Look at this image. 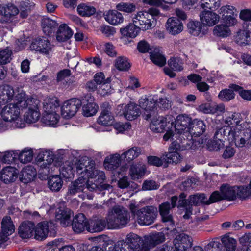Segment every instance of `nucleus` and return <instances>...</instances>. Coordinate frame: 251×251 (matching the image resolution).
Returning <instances> with one entry per match:
<instances>
[{
  "mask_svg": "<svg viewBox=\"0 0 251 251\" xmlns=\"http://www.w3.org/2000/svg\"><path fill=\"white\" fill-rule=\"evenodd\" d=\"M81 104V101L76 98L65 101L61 108L62 117L65 119H70L73 117L80 108Z\"/></svg>",
  "mask_w": 251,
  "mask_h": 251,
  "instance_id": "4468645a",
  "label": "nucleus"
},
{
  "mask_svg": "<svg viewBox=\"0 0 251 251\" xmlns=\"http://www.w3.org/2000/svg\"><path fill=\"white\" fill-rule=\"evenodd\" d=\"M59 101L55 97L46 98L43 103V113L58 111Z\"/></svg>",
  "mask_w": 251,
  "mask_h": 251,
  "instance_id": "c85d7f7f",
  "label": "nucleus"
},
{
  "mask_svg": "<svg viewBox=\"0 0 251 251\" xmlns=\"http://www.w3.org/2000/svg\"><path fill=\"white\" fill-rule=\"evenodd\" d=\"M12 51L5 49L0 51V64H6L9 62L11 59Z\"/></svg>",
  "mask_w": 251,
  "mask_h": 251,
  "instance_id": "0e129e2a",
  "label": "nucleus"
},
{
  "mask_svg": "<svg viewBox=\"0 0 251 251\" xmlns=\"http://www.w3.org/2000/svg\"><path fill=\"white\" fill-rule=\"evenodd\" d=\"M192 245L190 236L179 229H174V249L176 251H186Z\"/></svg>",
  "mask_w": 251,
  "mask_h": 251,
  "instance_id": "9b49d317",
  "label": "nucleus"
},
{
  "mask_svg": "<svg viewBox=\"0 0 251 251\" xmlns=\"http://www.w3.org/2000/svg\"><path fill=\"white\" fill-rule=\"evenodd\" d=\"M141 29L139 27L132 22L129 23L126 27L121 28L120 32L122 35L121 39L124 44H127L126 38H134L139 33Z\"/></svg>",
  "mask_w": 251,
  "mask_h": 251,
  "instance_id": "4be33fe9",
  "label": "nucleus"
},
{
  "mask_svg": "<svg viewBox=\"0 0 251 251\" xmlns=\"http://www.w3.org/2000/svg\"><path fill=\"white\" fill-rule=\"evenodd\" d=\"M1 231L7 235H11L15 231V226L10 217H4L1 221Z\"/></svg>",
  "mask_w": 251,
  "mask_h": 251,
  "instance_id": "37998d69",
  "label": "nucleus"
},
{
  "mask_svg": "<svg viewBox=\"0 0 251 251\" xmlns=\"http://www.w3.org/2000/svg\"><path fill=\"white\" fill-rule=\"evenodd\" d=\"M165 236L162 232H155L145 237L142 244V251H149L150 249L156 244L163 242Z\"/></svg>",
  "mask_w": 251,
  "mask_h": 251,
  "instance_id": "a211bd4d",
  "label": "nucleus"
},
{
  "mask_svg": "<svg viewBox=\"0 0 251 251\" xmlns=\"http://www.w3.org/2000/svg\"><path fill=\"white\" fill-rule=\"evenodd\" d=\"M207 248L211 249L209 251H224L218 238L210 242L207 245Z\"/></svg>",
  "mask_w": 251,
  "mask_h": 251,
  "instance_id": "774afa93",
  "label": "nucleus"
},
{
  "mask_svg": "<svg viewBox=\"0 0 251 251\" xmlns=\"http://www.w3.org/2000/svg\"><path fill=\"white\" fill-rule=\"evenodd\" d=\"M117 10L124 12L131 13L136 10V5L131 3L120 2L116 6Z\"/></svg>",
  "mask_w": 251,
  "mask_h": 251,
  "instance_id": "052dcab7",
  "label": "nucleus"
},
{
  "mask_svg": "<svg viewBox=\"0 0 251 251\" xmlns=\"http://www.w3.org/2000/svg\"><path fill=\"white\" fill-rule=\"evenodd\" d=\"M105 81V83L100 85L98 88V93L103 96L111 93L113 90L110 84V78L108 77Z\"/></svg>",
  "mask_w": 251,
  "mask_h": 251,
  "instance_id": "bf43d9fd",
  "label": "nucleus"
},
{
  "mask_svg": "<svg viewBox=\"0 0 251 251\" xmlns=\"http://www.w3.org/2000/svg\"><path fill=\"white\" fill-rule=\"evenodd\" d=\"M205 126L204 122L200 120L194 119L191 122L189 128L184 132L185 142L181 145L182 149L195 150L197 148L196 142L194 141L193 136H199L205 131Z\"/></svg>",
  "mask_w": 251,
  "mask_h": 251,
  "instance_id": "39448f33",
  "label": "nucleus"
},
{
  "mask_svg": "<svg viewBox=\"0 0 251 251\" xmlns=\"http://www.w3.org/2000/svg\"><path fill=\"white\" fill-rule=\"evenodd\" d=\"M191 122V118L186 114H181L177 116L175 120V132L174 133V150L181 149V145L185 142V136L183 135L184 132L187 130Z\"/></svg>",
  "mask_w": 251,
  "mask_h": 251,
  "instance_id": "423d86ee",
  "label": "nucleus"
},
{
  "mask_svg": "<svg viewBox=\"0 0 251 251\" xmlns=\"http://www.w3.org/2000/svg\"><path fill=\"white\" fill-rule=\"evenodd\" d=\"M170 209V204L168 202H165L159 206V212L162 218L163 222L172 223L173 217L172 215L169 214Z\"/></svg>",
  "mask_w": 251,
  "mask_h": 251,
  "instance_id": "09e8293b",
  "label": "nucleus"
},
{
  "mask_svg": "<svg viewBox=\"0 0 251 251\" xmlns=\"http://www.w3.org/2000/svg\"><path fill=\"white\" fill-rule=\"evenodd\" d=\"M221 240L226 251H235L236 247V241L229 235L222 236Z\"/></svg>",
  "mask_w": 251,
  "mask_h": 251,
  "instance_id": "8fccbe9b",
  "label": "nucleus"
},
{
  "mask_svg": "<svg viewBox=\"0 0 251 251\" xmlns=\"http://www.w3.org/2000/svg\"><path fill=\"white\" fill-rule=\"evenodd\" d=\"M72 35L71 29L66 25L63 24L59 26L56 38L59 42H64L70 39Z\"/></svg>",
  "mask_w": 251,
  "mask_h": 251,
  "instance_id": "4c0bfd02",
  "label": "nucleus"
},
{
  "mask_svg": "<svg viewBox=\"0 0 251 251\" xmlns=\"http://www.w3.org/2000/svg\"><path fill=\"white\" fill-rule=\"evenodd\" d=\"M117 10H109L106 11L104 14L105 20L110 24L114 25L122 23L124 21V17L122 13Z\"/></svg>",
  "mask_w": 251,
  "mask_h": 251,
  "instance_id": "c756f323",
  "label": "nucleus"
},
{
  "mask_svg": "<svg viewBox=\"0 0 251 251\" xmlns=\"http://www.w3.org/2000/svg\"><path fill=\"white\" fill-rule=\"evenodd\" d=\"M150 128L154 132L161 133L165 131L163 138L165 141H168L173 135V116L169 115L165 117L158 116L153 118Z\"/></svg>",
  "mask_w": 251,
  "mask_h": 251,
  "instance_id": "0eeeda50",
  "label": "nucleus"
},
{
  "mask_svg": "<svg viewBox=\"0 0 251 251\" xmlns=\"http://www.w3.org/2000/svg\"><path fill=\"white\" fill-rule=\"evenodd\" d=\"M18 13V9L12 3H9L0 5V15L4 18L3 20L5 21H8Z\"/></svg>",
  "mask_w": 251,
  "mask_h": 251,
  "instance_id": "393cba45",
  "label": "nucleus"
},
{
  "mask_svg": "<svg viewBox=\"0 0 251 251\" xmlns=\"http://www.w3.org/2000/svg\"><path fill=\"white\" fill-rule=\"evenodd\" d=\"M231 130V125L229 126L225 124V126L218 129L214 136V139L220 140L221 142L224 143L225 140H228V136L230 134Z\"/></svg>",
  "mask_w": 251,
  "mask_h": 251,
  "instance_id": "a19ab883",
  "label": "nucleus"
},
{
  "mask_svg": "<svg viewBox=\"0 0 251 251\" xmlns=\"http://www.w3.org/2000/svg\"><path fill=\"white\" fill-rule=\"evenodd\" d=\"M76 171L80 176L70 184L67 195H75L82 193L79 197L83 198L87 196L88 199H92V196L87 194L88 191L109 190L112 188L110 185L102 184L101 181L105 177V174L95 168L93 161L79 160L76 164Z\"/></svg>",
  "mask_w": 251,
  "mask_h": 251,
  "instance_id": "f257e3e1",
  "label": "nucleus"
},
{
  "mask_svg": "<svg viewBox=\"0 0 251 251\" xmlns=\"http://www.w3.org/2000/svg\"><path fill=\"white\" fill-rule=\"evenodd\" d=\"M115 66L120 71H127L130 67L128 59L124 56H119L115 60Z\"/></svg>",
  "mask_w": 251,
  "mask_h": 251,
  "instance_id": "864d4df0",
  "label": "nucleus"
},
{
  "mask_svg": "<svg viewBox=\"0 0 251 251\" xmlns=\"http://www.w3.org/2000/svg\"><path fill=\"white\" fill-rule=\"evenodd\" d=\"M214 10H208L203 9L199 14L200 20L202 25L205 27H212L220 21V16L213 11Z\"/></svg>",
  "mask_w": 251,
  "mask_h": 251,
  "instance_id": "dca6fc26",
  "label": "nucleus"
},
{
  "mask_svg": "<svg viewBox=\"0 0 251 251\" xmlns=\"http://www.w3.org/2000/svg\"><path fill=\"white\" fill-rule=\"evenodd\" d=\"M185 197L184 193L181 194L178 201V207H183L185 210V213L183 215L185 219L190 218L192 213L193 205H197L202 203L207 204L206 197L204 194L190 196L188 200H185Z\"/></svg>",
  "mask_w": 251,
  "mask_h": 251,
  "instance_id": "1a4fd4ad",
  "label": "nucleus"
},
{
  "mask_svg": "<svg viewBox=\"0 0 251 251\" xmlns=\"http://www.w3.org/2000/svg\"><path fill=\"white\" fill-rule=\"evenodd\" d=\"M236 186H231L227 184L221 185L220 191L221 192L224 200L233 201L236 199Z\"/></svg>",
  "mask_w": 251,
  "mask_h": 251,
  "instance_id": "f704fd0d",
  "label": "nucleus"
},
{
  "mask_svg": "<svg viewBox=\"0 0 251 251\" xmlns=\"http://www.w3.org/2000/svg\"><path fill=\"white\" fill-rule=\"evenodd\" d=\"M233 90L225 89L221 91L218 94V98L223 101H229L235 98Z\"/></svg>",
  "mask_w": 251,
  "mask_h": 251,
  "instance_id": "13d9d810",
  "label": "nucleus"
},
{
  "mask_svg": "<svg viewBox=\"0 0 251 251\" xmlns=\"http://www.w3.org/2000/svg\"><path fill=\"white\" fill-rule=\"evenodd\" d=\"M146 169V167L143 164H133L130 168L129 175L132 179H138L145 175Z\"/></svg>",
  "mask_w": 251,
  "mask_h": 251,
  "instance_id": "ea45409f",
  "label": "nucleus"
},
{
  "mask_svg": "<svg viewBox=\"0 0 251 251\" xmlns=\"http://www.w3.org/2000/svg\"><path fill=\"white\" fill-rule=\"evenodd\" d=\"M63 185V181L60 176L55 175L50 177L48 180V185L52 191H59Z\"/></svg>",
  "mask_w": 251,
  "mask_h": 251,
  "instance_id": "49530a36",
  "label": "nucleus"
},
{
  "mask_svg": "<svg viewBox=\"0 0 251 251\" xmlns=\"http://www.w3.org/2000/svg\"><path fill=\"white\" fill-rule=\"evenodd\" d=\"M31 50L39 51L40 53L50 56L53 52V45L45 38H37L32 42L30 46Z\"/></svg>",
  "mask_w": 251,
  "mask_h": 251,
  "instance_id": "2eb2a0df",
  "label": "nucleus"
},
{
  "mask_svg": "<svg viewBox=\"0 0 251 251\" xmlns=\"http://www.w3.org/2000/svg\"><path fill=\"white\" fill-rule=\"evenodd\" d=\"M221 0H201L200 6L203 9L216 10L221 6Z\"/></svg>",
  "mask_w": 251,
  "mask_h": 251,
  "instance_id": "de8ad7c7",
  "label": "nucleus"
},
{
  "mask_svg": "<svg viewBox=\"0 0 251 251\" xmlns=\"http://www.w3.org/2000/svg\"><path fill=\"white\" fill-rule=\"evenodd\" d=\"M72 212L71 210L64 207H59L56 212L55 218L60 221L62 226L65 227L71 225V216Z\"/></svg>",
  "mask_w": 251,
  "mask_h": 251,
  "instance_id": "bb28decb",
  "label": "nucleus"
},
{
  "mask_svg": "<svg viewBox=\"0 0 251 251\" xmlns=\"http://www.w3.org/2000/svg\"><path fill=\"white\" fill-rule=\"evenodd\" d=\"M150 58L154 64L159 66H163L166 63L165 57L158 50L151 52Z\"/></svg>",
  "mask_w": 251,
  "mask_h": 251,
  "instance_id": "5fc2aeb1",
  "label": "nucleus"
},
{
  "mask_svg": "<svg viewBox=\"0 0 251 251\" xmlns=\"http://www.w3.org/2000/svg\"><path fill=\"white\" fill-rule=\"evenodd\" d=\"M36 176V171L33 167L28 166L23 169L21 172L20 179L25 183L32 180Z\"/></svg>",
  "mask_w": 251,
  "mask_h": 251,
  "instance_id": "c9c22d12",
  "label": "nucleus"
},
{
  "mask_svg": "<svg viewBox=\"0 0 251 251\" xmlns=\"http://www.w3.org/2000/svg\"><path fill=\"white\" fill-rule=\"evenodd\" d=\"M128 211L123 206L116 205L108 212L106 220L100 219L91 220L88 224L87 230L90 232H99L107 226L108 228H117L125 226L130 221Z\"/></svg>",
  "mask_w": 251,
  "mask_h": 251,
  "instance_id": "f03ea898",
  "label": "nucleus"
},
{
  "mask_svg": "<svg viewBox=\"0 0 251 251\" xmlns=\"http://www.w3.org/2000/svg\"><path fill=\"white\" fill-rule=\"evenodd\" d=\"M57 23L50 18H44L42 21L43 30L45 34L49 35L57 26Z\"/></svg>",
  "mask_w": 251,
  "mask_h": 251,
  "instance_id": "c03bdc74",
  "label": "nucleus"
},
{
  "mask_svg": "<svg viewBox=\"0 0 251 251\" xmlns=\"http://www.w3.org/2000/svg\"><path fill=\"white\" fill-rule=\"evenodd\" d=\"M25 106L24 110H26L24 115L23 121L24 127L26 123L32 124L37 122L40 117L39 110L40 101L34 99H29L25 93Z\"/></svg>",
  "mask_w": 251,
  "mask_h": 251,
  "instance_id": "6e6552de",
  "label": "nucleus"
},
{
  "mask_svg": "<svg viewBox=\"0 0 251 251\" xmlns=\"http://www.w3.org/2000/svg\"><path fill=\"white\" fill-rule=\"evenodd\" d=\"M25 92L22 89H18L15 93L14 101L4 106L1 111V118L6 123L8 122L14 127L22 128L24 127L20 111L24 109L25 105Z\"/></svg>",
  "mask_w": 251,
  "mask_h": 251,
  "instance_id": "20e7f679",
  "label": "nucleus"
},
{
  "mask_svg": "<svg viewBox=\"0 0 251 251\" xmlns=\"http://www.w3.org/2000/svg\"><path fill=\"white\" fill-rule=\"evenodd\" d=\"M122 109V112L120 115L124 116L128 120H132L136 118L140 114V111L138 105L133 102H130L128 104L119 105L118 110Z\"/></svg>",
  "mask_w": 251,
  "mask_h": 251,
  "instance_id": "aec40b11",
  "label": "nucleus"
},
{
  "mask_svg": "<svg viewBox=\"0 0 251 251\" xmlns=\"http://www.w3.org/2000/svg\"><path fill=\"white\" fill-rule=\"evenodd\" d=\"M236 198L246 199L251 196V189L249 186H236Z\"/></svg>",
  "mask_w": 251,
  "mask_h": 251,
  "instance_id": "6e6d98bb",
  "label": "nucleus"
},
{
  "mask_svg": "<svg viewBox=\"0 0 251 251\" xmlns=\"http://www.w3.org/2000/svg\"><path fill=\"white\" fill-rule=\"evenodd\" d=\"M60 174L65 178H70L74 176L73 168L72 166L66 163L60 169Z\"/></svg>",
  "mask_w": 251,
  "mask_h": 251,
  "instance_id": "e2e57ef3",
  "label": "nucleus"
},
{
  "mask_svg": "<svg viewBox=\"0 0 251 251\" xmlns=\"http://www.w3.org/2000/svg\"><path fill=\"white\" fill-rule=\"evenodd\" d=\"M140 148L137 147H133L122 154L123 159L130 162L138 157L141 154Z\"/></svg>",
  "mask_w": 251,
  "mask_h": 251,
  "instance_id": "a18cd8bd",
  "label": "nucleus"
},
{
  "mask_svg": "<svg viewBox=\"0 0 251 251\" xmlns=\"http://www.w3.org/2000/svg\"><path fill=\"white\" fill-rule=\"evenodd\" d=\"M158 96L157 95L146 96L139 100V105L147 112L152 111L158 105Z\"/></svg>",
  "mask_w": 251,
  "mask_h": 251,
  "instance_id": "412c9836",
  "label": "nucleus"
},
{
  "mask_svg": "<svg viewBox=\"0 0 251 251\" xmlns=\"http://www.w3.org/2000/svg\"><path fill=\"white\" fill-rule=\"evenodd\" d=\"M114 121V116L110 112V108L108 103H104L102 106V110L97 120L98 124L104 126H108L112 125Z\"/></svg>",
  "mask_w": 251,
  "mask_h": 251,
  "instance_id": "b1692460",
  "label": "nucleus"
},
{
  "mask_svg": "<svg viewBox=\"0 0 251 251\" xmlns=\"http://www.w3.org/2000/svg\"><path fill=\"white\" fill-rule=\"evenodd\" d=\"M157 215V208L152 206H145L138 210L136 213L137 222L141 225L152 224Z\"/></svg>",
  "mask_w": 251,
  "mask_h": 251,
  "instance_id": "f8f14e48",
  "label": "nucleus"
},
{
  "mask_svg": "<svg viewBox=\"0 0 251 251\" xmlns=\"http://www.w3.org/2000/svg\"><path fill=\"white\" fill-rule=\"evenodd\" d=\"M229 88L232 89L234 91L238 92L243 99L251 101V90H244L242 87L233 84H231Z\"/></svg>",
  "mask_w": 251,
  "mask_h": 251,
  "instance_id": "4d7b16f0",
  "label": "nucleus"
},
{
  "mask_svg": "<svg viewBox=\"0 0 251 251\" xmlns=\"http://www.w3.org/2000/svg\"><path fill=\"white\" fill-rule=\"evenodd\" d=\"M223 200L224 199L221 192L219 191H215L211 194L208 199L206 198L207 205L221 201Z\"/></svg>",
  "mask_w": 251,
  "mask_h": 251,
  "instance_id": "69168bd1",
  "label": "nucleus"
},
{
  "mask_svg": "<svg viewBox=\"0 0 251 251\" xmlns=\"http://www.w3.org/2000/svg\"><path fill=\"white\" fill-rule=\"evenodd\" d=\"M202 25L198 21H189L187 24L189 32L194 36H198L201 31Z\"/></svg>",
  "mask_w": 251,
  "mask_h": 251,
  "instance_id": "603ef678",
  "label": "nucleus"
},
{
  "mask_svg": "<svg viewBox=\"0 0 251 251\" xmlns=\"http://www.w3.org/2000/svg\"><path fill=\"white\" fill-rule=\"evenodd\" d=\"M141 241V239L138 235L133 233H130L126 236L125 243L133 251H142V246H140V244H143L144 240L142 242Z\"/></svg>",
  "mask_w": 251,
  "mask_h": 251,
  "instance_id": "7c9ffc66",
  "label": "nucleus"
},
{
  "mask_svg": "<svg viewBox=\"0 0 251 251\" xmlns=\"http://www.w3.org/2000/svg\"><path fill=\"white\" fill-rule=\"evenodd\" d=\"M236 10L231 5H225L220 8L218 13L222 16L223 24L229 28L235 26L238 23Z\"/></svg>",
  "mask_w": 251,
  "mask_h": 251,
  "instance_id": "ddd939ff",
  "label": "nucleus"
},
{
  "mask_svg": "<svg viewBox=\"0 0 251 251\" xmlns=\"http://www.w3.org/2000/svg\"><path fill=\"white\" fill-rule=\"evenodd\" d=\"M158 13L159 12L156 9L152 10L151 13L146 11H139L133 15L132 21L141 30L146 31L152 28V15H157Z\"/></svg>",
  "mask_w": 251,
  "mask_h": 251,
  "instance_id": "9d476101",
  "label": "nucleus"
},
{
  "mask_svg": "<svg viewBox=\"0 0 251 251\" xmlns=\"http://www.w3.org/2000/svg\"><path fill=\"white\" fill-rule=\"evenodd\" d=\"M18 173V171L14 167H4L1 172V180L5 183L13 182L17 178Z\"/></svg>",
  "mask_w": 251,
  "mask_h": 251,
  "instance_id": "cd10ccee",
  "label": "nucleus"
},
{
  "mask_svg": "<svg viewBox=\"0 0 251 251\" xmlns=\"http://www.w3.org/2000/svg\"><path fill=\"white\" fill-rule=\"evenodd\" d=\"M35 238L37 240H42L45 239L49 232L48 225L46 222L39 223L34 228Z\"/></svg>",
  "mask_w": 251,
  "mask_h": 251,
  "instance_id": "58836bf2",
  "label": "nucleus"
},
{
  "mask_svg": "<svg viewBox=\"0 0 251 251\" xmlns=\"http://www.w3.org/2000/svg\"><path fill=\"white\" fill-rule=\"evenodd\" d=\"M224 145V143L217 139H214V137H213V140L210 141L207 144L208 149L212 151H218L221 148H222Z\"/></svg>",
  "mask_w": 251,
  "mask_h": 251,
  "instance_id": "338daca9",
  "label": "nucleus"
},
{
  "mask_svg": "<svg viewBox=\"0 0 251 251\" xmlns=\"http://www.w3.org/2000/svg\"><path fill=\"white\" fill-rule=\"evenodd\" d=\"M58 111L43 113L42 122L46 125L54 126L58 123L60 116L57 113Z\"/></svg>",
  "mask_w": 251,
  "mask_h": 251,
  "instance_id": "e433bc0d",
  "label": "nucleus"
},
{
  "mask_svg": "<svg viewBox=\"0 0 251 251\" xmlns=\"http://www.w3.org/2000/svg\"><path fill=\"white\" fill-rule=\"evenodd\" d=\"M88 222L84 214L80 213L76 215L72 223L73 230L76 233H80L85 229H87Z\"/></svg>",
  "mask_w": 251,
  "mask_h": 251,
  "instance_id": "a878e982",
  "label": "nucleus"
},
{
  "mask_svg": "<svg viewBox=\"0 0 251 251\" xmlns=\"http://www.w3.org/2000/svg\"><path fill=\"white\" fill-rule=\"evenodd\" d=\"M18 89H21L18 88L15 91L13 87L9 85H0V103L3 104L11 101L12 100H14Z\"/></svg>",
  "mask_w": 251,
  "mask_h": 251,
  "instance_id": "5701e85b",
  "label": "nucleus"
},
{
  "mask_svg": "<svg viewBox=\"0 0 251 251\" xmlns=\"http://www.w3.org/2000/svg\"><path fill=\"white\" fill-rule=\"evenodd\" d=\"M95 99L91 94H87L84 97L83 114L86 117L92 116L96 114L99 109L98 105L94 102Z\"/></svg>",
  "mask_w": 251,
  "mask_h": 251,
  "instance_id": "6ab92c4d",
  "label": "nucleus"
},
{
  "mask_svg": "<svg viewBox=\"0 0 251 251\" xmlns=\"http://www.w3.org/2000/svg\"><path fill=\"white\" fill-rule=\"evenodd\" d=\"M38 159V161H43L41 167L43 168L48 169L53 162V152L50 150H42L39 152Z\"/></svg>",
  "mask_w": 251,
  "mask_h": 251,
  "instance_id": "72a5a7b5",
  "label": "nucleus"
},
{
  "mask_svg": "<svg viewBox=\"0 0 251 251\" xmlns=\"http://www.w3.org/2000/svg\"><path fill=\"white\" fill-rule=\"evenodd\" d=\"M213 34L217 37L225 38L231 34V31L227 25L223 24L216 25L213 30Z\"/></svg>",
  "mask_w": 251,
  "mask_h": 251,
  "instance_id": "79ce46f5",
  "label": "nucleus"
},
{
  "mask_svg": "<svg viewBox=\"0 0 251 251\" xmlns=\"http://www.w3.org/2000/svg\"><path fill=\"white\" fill-rule=\"evenodd\" d=\"M123 159L122 154L116 153L107 157L104 160V167L109 170H115L120 165L121 160Z\"/></svg>",
  "mask_w": 251,
  "mask_h": 251,
  "instance_id": "473e14b6",
  "label": "nucleus"
},
{
  "mask_svg": "<svg viewBox=\"0 0 251 251\" xmlns=\"http://www.w3.org/2000/svg\"><path fill=\"white\" fill-rule=\"evenodd\" d=\"M78 14L82 16H90L96 12L93 6L86 3L80 4L77 8Z\"/></svg>",
  "mask_w": 251,
  "mask_h": 251,
  "instance_id": "3c124183",
  "label": "nucleus"
},
{
  "mask_svg": "<svg viewBox=\"0 0 251 251\" xmlns=\"http://www.w3.org/2000/svg\"><path fill=\"white\" fill-rule=\"evenodd\" d=\"M34 224L29 221L23 222L19 226L18 233L23 239L29 238L33 235Z\"/></svg>",
  "mask_w": 251,
  "mask_h": 251,
  "instance_id": "2f4dec72",
  "label": "nucleus"
},
{
  "mask_svg": "<svg viewBox=\"0 0 251 251\" xmlns=\"http://www.w3.org/2000/svg\"><path fill=\"white\" fill-rule=\"evenodd\" d=\"M225 123L231 125V133L228 136V140L234 143L236 147L242 148L249 143L251 146V129L249 124L243 121L241 115L234 113L226 118Z\"/></svg>",
  "mask_w": 251,
  "mask_h": 251,
  "instance_id": "7ed1b4c3",
  "label": "nucleus"
},
{
  "mask_svg": "<svg viewBox=\"0 0 251 251\" xmlns=\"http://www.w3.org/2000/svg\"><path fill=\"white\" fill-rule=\"evenodd\" d=\"M33 151L31 150H24L19 155L20 161L23 163H27L33 159Z\"/></svg>",
  "mask_w": 251,
  "mask_h": 251,
  "instance_id": "680f3d73",
  "label": "nucleus"
},
{
  "mask_svg": "<svg viewBox=\"0 0 251 251\" xmlns=\"http://www.w3.org/2000/svg\"><path fill=\"white\" fill-rule=\"evenodd\" d=\"M235 41L241 46L251 44V23L244 24L235 36Z\"/></svg>",
  "mask_w": 251,
  "mask_h": 251,
  "instance_id": "f3484780",
  "label": "nucleus"
}]
</instances>
